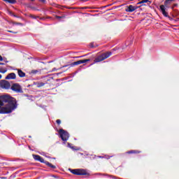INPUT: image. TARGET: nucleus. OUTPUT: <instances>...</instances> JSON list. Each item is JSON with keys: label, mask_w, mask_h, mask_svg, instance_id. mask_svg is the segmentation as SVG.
Here are the masks:
<instances>
[{"label": "nucleus", "mask_w": 179, "mask_h": 179, "mask_svg": "<svg viewBox=\"0 0 179 179\" xmlns=\"http://www.w3.org/2000/svg\"><path fill=\"white\" fill-rule=\"evenodd\" d=\"M17 108L16 99L8 94L0 96V114H9Z\"/></svg>", "instance_id": "1"}, {"label": "nucleus", "mask_w": 179, "mask_h": 179, "mask_svg": "<svg viewBox=\"0 0 179 179\" xmlns=\"http://www.w3.org/2000/svg\"><path fill=\"white\" fill-rule=\"evenodd\" d=\"M174 1L175 0H166L164 1V5H161L159 6L160 11L165 17H169V13L166 12V8H169V5H170L171 2H174Z\"/></svg>", "instance_id": "2"}, {"label": "nucleus", "mask_w": 179, "mask_h": 179, "mask_svg": "<svg viewBox=\"0 0 179 179\" xmlns=\"http://www.w3.org/2000/svg\"><path fill=\"white\" fill-rule=\"evenodd\" d=\"M113 53L111 52L103 53L100 56H99L98 57H96L94 59V62H101V61H104V59H107V58H108Z\"/></svg>", "instance_id": "3"}, {"label": "nucleus", "mask_w": 179, "mask_h": 179, "mask_svg": "<svg viewBox=\"0 0 179 179\" xmlns=\"http://www.w3.org/2000/svg\"><path fill=\"white\" fill-rule=\"evenodd\" d=\"M10 89H11V90L15 93H23L22 85L19 83H13L12 86H10Z\"/></svg>", "instance_id": "4"}, {"label": "nucleus", "mask_w": 179, "mask_h": 179, "mask_svg": "<svg viewBox=\"0 0 179 179\" xmlns=\"http://www.w3.org/2000/svg\"><path fill=\"white\" fill-rule=\"evenodd\" d=\"M59 134L60 135V138H61L62 141L66 142V141H68V139H69V133L66 132L65 130L60 129L59 130Z\"/></svg>", "instance_id": "5"}, {"label": "nucleus", "mask_w": 179, "mask_h": 179, "mask_svg": "<svg viewBox=\"0 0 179 179\" xmlns=\"http://www.w3.org/2000/svg\"><path fill=\"white\" fill-rule=\"evenodd\" d=\"M0 87L6 90H9V89H10V83L6 80H0Z\"/></svg>", "instance_id": "6"}, {"label": "nucleus", "mask_w": 179, "mask_h": 179, "mask_svg": "<svg viewBox=\"0 0 179 179\" xmlns=\"http://www.w3.org/2000/svg\"><path fill=\"white\" fill-rule=\"evenodd\" d=\"M71 173L76 176H86L87 174L86 171L84 169H73Z\"/></svg>", "instance_id": "7"}, {"label": "nucleus", "mask_w": 179, "mask_h": 179, "mask_svg": "<svg viewBox=\"0 0 179 179\" xmlns=\"http://www.w3.org/2000/svg\"><path fill=\"white\" fill-rule=\"evenodd\" d=\"M136 9H138V6L129 5L128 6H127L125 10H126V12L132 13V12H135V10H136Z\"/></svg>", "instance_id": "8"}, {"label": "nucleus", "mask_w": 179, "mask_h": 179, "mask_svg": "<svg viewBox=\"0 0 179 179\" xmlns=\"http://www.w3.org/2000/svg\"><path fill=\"white\" fill-rule=\"evenodd\" d=\"M33 157L34 160H36L37 162H41V163H45V162L44 161V159L40 155H33Z\"/></svg>", "instance_id": "9"}, {"label": "nucleus", "mask_w": 179, "mask_h": 179, "mask_svg": "<svg viewBox=\"0 0 179 179\" xmlns=\"http://www.w3.org/2000/svg\"><path fill=\"white\" fill-rule=\"evenodd\" d=\"M5 79L10 80V79H16V74L15 73H10L6 76Z\"/></svg>", "instance_id": "10"}, {"label": "nucleus", "mask_w": 179, "mask_h": 179, "mask_svg": "<svg viewBox=\"0 0 179 179\" xmlns=\"http://www.w3.org/2000/svg\"><path fill=\"white\" fill-rule=\"evenodd\" d=\"M90 59H84V60H79L77 62H75L73 63V65H80V64H86V62H89Z\"/></svg>", "instance_id": "11"}, {"label": "nucleus", "mask_w": 179, "mask_h": 179, "mask_svg": "<svg viewBox=\"0 0 179 179\" xmlns=\"http://www.w3.org/2000/svg\"><path fill=\"white\" fill-rule=\"evenodd\" d=\"M17 71L18 76H20V78H24V76H26V73L23 72L22 70L17 69Z\"/></svg>", "instance_id": "12"}, {"label": "nucleus", "mask_w": 179, "mask_h": 179, "mask_svg": "<svg viewBox=\"0 0 179 179\" xmlns=\"http://www.w3.org/2000/svg\"><path fill=\"white\" fill-rule=\"evenodd\" d=\"M45 164H46V166H48V167H50V169H57V166H55V165H52L49 162H47V161L45 162Z\"/></svg>", "instance_id": "13"}, {"label": "nucleus", "mask_w": 179, "mask_h": 179, "mask_svg": "<svg viewBox=\"0 0 179 179\" xmlns=\"http://www.w3.org/2000/svg\"><path fill=\"white\" fill-rule=\"evenodd\" d=\"M4 2H7L8 3H15L16 2V0H3Z\"/></svg>", "instance_id": "14"}, {"label": "nucleus", "mask_w": 179, "mask_h": 179, "mask_svg": "<svg viewBox=\"0 0 179 179\" xmlns=\"http://www.w3.org/2000/svg\"><path fill=\"white\" fill-rule=\"evenodd\" d=\"M37 87H43L45 85V83H37Z\"/></svg>", "instance_id": "15"}, {"label": "nucleus", "mask_w": 179, "mask_h": 179, "mask_svg": "<svg viewBox=\"0 0 179 179\" xmlns=\"http://www.w3.org/2000/svg\"><path fill=\"white\" fill-rule=\"evenodd\" d=\"M149 2V0H142L141 1L138 3V5L141 4V3H146Z\"/></svg>", "instance_id": "16"}, {"label": "nucleus", "mask_w": 179, "mask_h": 179, "mask_svg": "<svg viewBox=\"0 0 179 179\" xmlns=\"http://www.w3.org/2000/svg\"><path fill=\"white\" fill-rule=\"evenodd\" d=\"M56 19H59V22H61V20H59V19H65V15H63V16L57 15Z\"/></svg>", "instance_id": "17"}, {"label": "nucleus", "mask_w": 179, "mask_h": 179, "mask_svg": "<svg viewBox=\"0 0 179 179\" xmlns=\"http://www.w3.org/2000/svg\"><path fill=\"white\" fill-rule=\"evenodd\" d=\"M7 71L6 69H0V73H6Z\"/></svg>", "instance_id": "18"}, {"label": "nucleus", "mask_w": 179, "mask_h": 179, "mask_svg": "<svg viewBox=\"0 0 179 179\" xmlns=\"http://www.w3.org/2000/svg\"><path fill=\"white\" fill-rule=\"evenodd\" d=\"M128 153H129V154H131V153H139V151L131 150V151H129Z\"/></svg>", "instance_id": "19"}, {"label": "nucleus", "mask_w": 179, "mask_h": 179, "mask_svg": "<svg viewBox=\"0 0 179 179\" xmlns=\"http://www.w3.org/2000/svg\"><path fill=\"white\" fill-rule=\"evenodd\" d=\"M29 17H31V19H37V17H36V15L30 14Z\"/></svg>", "instance_id": "20"}, {"label": "nucleus", "mask_w": 179, "mask_h": 179, "mask_svg": "<svg viewBox=\"0 0 179 179\" xmlns=\"http://www.w3.org/2000/svg\"><path fill=\"white\" fill-rule=\"evenodd\" d=\"M10 15L11 16H13L14 17H17L16 15L13 14V13H12V12H10Z\"/></svg>", "instance_id": "21"}, {"label": "nucleus", "mask_w": 179, "mask_h": 179, "mask_svg": "<svg viewBox=\"0 0 179 179\" xmlns=\"http://www.w3.org/2000/svg\"><path fill=\"white\" fill-rule=\"evenodd\" d=\"M68 146L69 148H71V149H73V150H75V148L73 147H71V143H68Z\"/></svg>", "instance_id": "22"}, {"label": "nucleus", "mask_w": 179, "mask_h": 179, "mask_svg": "<svg viewBox=\"0 0 179 179\" xmlns=\"http://www.w3.org/2000/svg\"><path fill=\"white\" fill-rule=\"evenodd\" d=\"M57 124H58L59 125V124H61V120H57L56 121Z\"/></svg>", "instance_id": "23"}, {"label": "nucleus", "mask_w": 179, "mask_h": 179, "mask_svg": "<svg viewBox=\"0 0 179 179\" xmlns=\"http://www.w3.org/2000/svg\"><path fill=\"white\" fill-rule=\"evenodd\" d=\"M0 61H3V58L0 55Z\"/></svg>", "instance_id": "24"}, {"label": "nucleus", "mask_w": 179, "mask_h": 179, "mask_svg": "<svg viewBox=\"0 0 179 179\" xmlns=\"http://www.w3.org/2000/svg\"><path fill=\"white\" fill-rule=\"evenodd\" d=\"M41 2H45V0H39Z\"/></svg>", "instance_id": "25"}, {"label": "nucleus", "mask_w": 179, "mask_h": 179, "mask_svg": "<svg viewBox=\"0 0 179 179\" xmlns=\"http://www.w3.org/2000/svg\"><path fill=\"white\" fill-rule=\"evenodd\" d=\"M0 79H2V75L0 74Z\"/></svg>", "instance_id": "26"}, {"label": "nucleus", "mask_w": 179, "mask_h": 179, "mask_svg": "<svg viewBox=\"0 0 179 179\" xmlns=\"http://www.w3.org/2000/svg\"><path fill=\"white\" fill-rule=\"evenodd\" d=\"M52 177H54V178H57V176H54V175L52 176Z\"/></svg>", "instance_id": "27"}, {"label": "nucleus", "mask_w": 179, "mask_h": 179, "mask_svg": "<svg viewBox=\"0 0 179 179\" xmlns=\"http://www.w3.org/2000/svg\"><path fill=\"white\" fill-rule=\"evenodd\" d=\"M106 159H110V157L108 156V157H106Z\"/></svg>", "instance_id": "28"}, {"label": "nucleus", "mask_w": 179, "mask_h": 179, "mask_svg": "<svg viewBox=\"0 0 179 179\" xmlns=\"http://www.w3.org/2000/svg\"><path fill=\"white\" fill-rule=\"evenodd\" d=\"M0 65H3V63H0Z\"/></svg>", "instance_id": "29"}, {"label": "nucleus", "mask_w": 179, "mask_h": 179, "mask_svg": "<svg viewBox=\"0 0 179 179\" xmlns=\"http://www.w3.org/2000/svg\"><path fill=\"white\" fill-rule=\"evenodd\" d=\"M9 31V33H12V31Z\"/></svg>", "instance_id": "30"}, {"label": "nucleus", "mask_w": 179, "mask_h": 179, "mask_svg": "<svg viewBox=\"0 0 179 179\" xmlns=\"http://www.w3.org/2000/svg\"><path fill=\"white\" fill-rule=\"evenodd\" d=\"M31 1H34V0H31Z\"/></svg>", "instance_id": "31"}]
</instances>
